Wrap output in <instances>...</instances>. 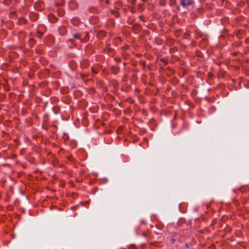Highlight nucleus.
Wrapping results in <instances>:
<instances>
[{"label": "nucleus", "instance_id": "obj_4", "mask_svg": "<svg viewBox=\"0 0 249 249\" xmlns=\"http://www.w3.org/2000/svg\"><path fill=\"white\" fill-rule=\"evenodd\" d=\"M42 35H43V34H42V33H40V32H38V35H37V36H38V37H39V38H41V37H42Z\"/></svg>", "mask_w": 249, "mask_h": 249}, {"label": "nucleus", "instance_id": "obj_5", "mask_svg": "<svg viewBox=\"0 0 249 249\" xmlns=\"http://www.w3.org/2000/svg\"><path fill=\"white\" fill-rule=\"evenodd\" d=\"M185 246L186 248H189V245L188 244H186L185 245Z\"/></svg>", "mask_w": 249, "mask_h": 249}, {"label": "nucleus", "instance_id": "obj_2", "mask_svg": "<svg viewBox=\"0 0 249 249\" xmlns=\"http://www.w3.org/2000/svg\"><path fill=\"white\" fill-rule=\"evenodd\" d=\"M111 71L112 73H113L114 74H117L119 72V69L116 66H112L111 67Z\"/></svg>", "mask_w": 249, "mask_h": 249}, {"label": "nucleus", "instance_id": "obj_3", "mask_svg": "<svg viewBox=\"0 0 249 249\" xmlns=\"http://www.w3.org/2000/svg\"><path fill=\"white\" fill-rule=\"evenodd\" d=\"M72 36H73L74 38H76V39H81V38H80L81 35H80V34H73V35H72Z\"/></svg>", "mask_w": 249, "mask_h": 249}, {"label": "nucleus", "instance_id": "obj_1", "mask_svg": "<svg viewBox=\"0 0 249 249\" xmlns=\"http://www.w3.org/2000/svg\"><path fill=\"white\" fill-rule=\"evenodd\" d=\"M194 3V0H181V4L184 7L191 5Z\"/></svg>", "mask_w": 249, "mask_h": 249}]
</instances>
